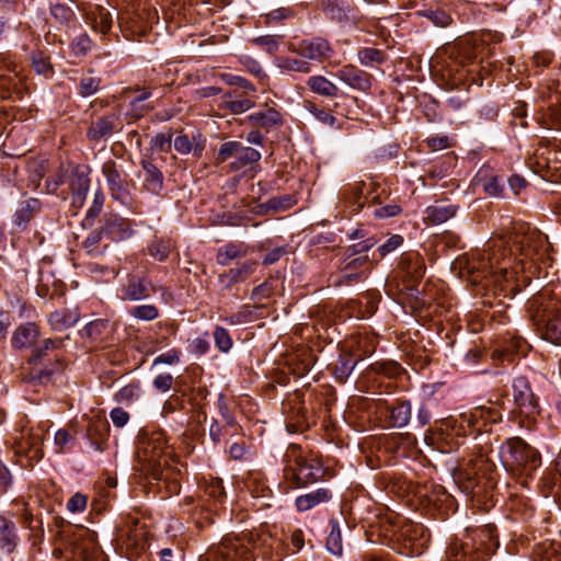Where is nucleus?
<instances>
[{"mask_svg":"<svg viewBox=\"0 0 561 561\" xmlns=\"http://www.w3.org/2000/svg\"><path fill=\"white\" fill-rule=\"evenodd\" d=\"M214 340H215L216 346L221 352H228L232 346V340L230 337V334L222 327H216V329L214 331Z\"/></svg>","mask_w":561,"mask_h":561,"instance_id":"56","label":"nucleus"},{"mask_svg":"<svg viewBox=\"0 0 561 561\" xmlns=\"http://www.w3.org/2000/svg\"><path fill=\"white\" fill-rule=\"evenodd\" d=\"M358 58L363 66L376 67L383 62V54L376 48H365L359 50Z\"/></svg>","mask_w":561,"mask_h":561,"instance_id":"44","label":"nucleus"},{"mask_svg":"<svg viewBox=\"0 0 561 561\" xmlns=\"http://www.w3.org/2000/svg\"><path fill=\"white\" fill-rule=\"evenodd\" d=\"M198 561H254V556L243 543L226 541L208 548L199 556Z\"/></svg>","mask_w":561,"mask_h":561,"instance_id":"10","label":"nucleus"},{"mask_svg":"<svg viewBox=\"0 0 561 561\" xmlns=\"http://www.w3.org/2000/svg\"><path fill=\"white\" fill-rule=\"evenodd\" d=\"M76 436L71 428L68 426V428H60L55 433V445L58 448L59 453H65L66 450L71 449L76 443Z\"/></svg>","mask_w":561,"mask_h":561,"instance_id":"40","label":"nucleus"},{"mask_svg":"<svg viewBox=\"0 0 561 561\" xmlns=\"http://www.w3.org/2000/svg\"><path fill=\"white\" fill-rule=\"evenodd\" d=\"M309 84L314 92L322 95L333 96L337 92L336 85L322 76L312 77Z\"/></svg>","mask_w":561,"mask_h":561,"instance_id":"42","label":"nucleus"},{"mask_svg":"<svg viewBox=\"0 0 561 561\" xmlns=\"http://www.w3.org/2000/svg\"><path fill=\"white\" fill-rule=\"evenodd\" d=\"M92 46V41L87 34H80L77 36L71 44L72 51L77 56L85 55Z\"/></svg>","mask_w":561,"mask_h":561,"instance_id":"60","label":"nucleus"},{"mask_svg":"<svg viewBox=\"0 0 561 561\" xmlns=\"http://www.w3.org/2000/svg\"><path fill=\"white\" fill-rule=\"evenodd\" d=\"M432 79L445 90L462 89L465 85L463 72H431Z\"/></svg>","mask_w":561,"mask_h":561,"instance_id":"34","label":"nucleus"},{"mask_svg":"<svg viewBox=\"0 0 561 561\" xmlns=\"http://www.w3.org/2000/svg\"><path fill=\"white\" fill-rule=\"evenodd\" d=\"M20 79L8 75H0V98L7 99L11 96V92L18 88Z\"/></svg>","mask_w":561,"mask_h":561,"instance_id":"58","label":"nucleus"},{"mask_svg":"<svg viewBox=\"0 0 561 561\" xmlns=\"http://www.w3.org/2000/svg\"><path fill=\"white\" fill-rule=\"evenodd\" d=\"M356 364L357 362L353 359L351 354H342L334 367L335 379L344 383L354 370Z\"/></svg>","mask_w":561,"mask_h":561,"instance_id":"39","label":"nucleus"},{"mask_svg":"<svg viewBox=\"0 0 561 561\" xmlns=\"http://www.w3.org/2000/svg\"><path fill=\"white\" fill-rule=\"evenodd\" d=\"M140 164L145 172L144 187L152 194H159L163 188L162 172L148 158L141 159Z\"/></svg>","mask_w":561,"mask_h":561,"instance_id":"22","label":"nucleus"},{"mask_svg":"<svg viewBox=\"0 0 561 561\" xmlns=\"http://www.w3.org/2000/svg\"><path fill=\"white\" fill-rule=\"evenodd\" d=\"M501 41V34L484 32L480 35V38L471 36L447 43L432 56L430 67L431 69L459 70L471 66L478 59L481 44L499 43Z\"/></svg>","mask_w":561,"mask_h":561,"instance_id":"2","label":"nucleus"},{"mask_svg":"<svg viewBox=\"0 0 561 561\" xmlns=\"http://www.w3.org/2000/svg\"><path fill=\"white\" fill-rule=\"evenodd\" d=\"M174 149L181 154L193 152L194 156L201 157L204 150V140H191L187 135L181 134L173 141Z\"/></svg>","mask_w":561,"mask_h":561,"instance_id":"35","label":"nucleus"},{"mask_svg":"<svg viewBox=\"0 0 561 561\" xmlns=\"http://www.w3.org/2000/svg\"><path fill=\"white\" fill-rule=\"evenodd\" d=\"M85 19L94 31L103 35L107 34L113 25L112 12L107 8L99 4L90 5L85 10Z\"/></svg>","mask_w":561,"mask_h":561,"instance_id":"20","label":"nucleus"},{"mask_svg":"<svg viewBox=\"0 0 561 561\" xmlns=\"http://www.w3.org/2000/svg\"><path fill=\"white\" fill-rule=\"evenodd\" d=\"M140 388L137 385H127L123 387L116 394L119 402H131L138 399Z\"/></svg>","mask_w":561,"mask_h":561,"instance_id":"64","label":"nucleus"},{"mask_svg":"<svg viewBox=\"0 0 561 561\" xmlns=\"http://www.w3.org/2000/svg\"><path fill=\"white\" fill-rule=\"evenodd\" d=\"M90 180L87 176H78L77 181L72 182V199L73 203L82 204L89 191Z\"/></svg>","mask_w":561,"mask_h":561,"instance_id":"49","label":"nucleus"},{"mask_svg":"<svg viewBox=\"0 0 561 561\" xmlns=\"http://www.w3.org/2000/svg\"><path fill=\"white\" fill-rule=\"evenodd\" d=\"M296 204V198L293 195H284L279 197L270 198L264 206L267 209H272L274 211H282L289 209Z\"/></svg>","mask_w":561,"mask_h":561,"instance_id":"50","label":"nucleus"},{"mask_svg":"<svg viewBox=\"0 0 561 561\" xmlns=\"http://www.w3.org/2000/svg\"><path fill=\"white\" fill-rule=\"evenodd\" d=\"M18 542L19 536L14 522L5 515H0V550L10 554L15 550Z\"/></svg>","mask_w":561,"mask_h":561,"instance_id":"21","label":"nucleus"},{"mask_svg":"<svg viewBox=\"0 0 561 561\" xmlns=\"http://www.w3.org/2000/svg\"><path fill=\"white\" fill-rule=\"evenodd\" d=\"M549 250L547 237L539 230L526 225L514 227L510 237L494 238L488 249L472 255V273L482 277L492 276L495 283L508 280L514 274L527 268L533 263L545 259Z\"/></svg>","mask_w":561,"mask_h":561,"instance_id":"1","label":"nucleus"},{"mask_svg":"<svg viewBox=\"0 0 561 561\" xmlns=\"http://www.w3.org/2000/svg\"><path fill=\"white\" fill-rule=\"evenodd\" d=\"M116 20L121 30H130L131 33L146 34L152 23L158 20L156 10L150 8L126 9L116 14Z\"/></svg>","mask_w":561,"mask_h":561,"instance_id":"12","label":"nucleus"},{"mask_svg":"<svg viewBox=\"0 0 561 561\" xmlns=\"http://www.w3.org/2000/svg\"><path fill=\"white\" fill-rule=\"evenodd\" d=\"M471 415V411L461 413L457 417H450L445 421V426L456 436L465 437L468 433H480L477 422H467V417Z\"/></svg>","mask_w":561,"mask_h":561,"instance_id":"28","label":"nucleus"},{"mask_svg":"<svg viewBox=\"0 0 561 561\" xmlns=\"http://www.w3.org/2000/svg\"><path fill=\"white\" fill-rule=\"evenodd\" d=\"M129 313L135 319L152 321L159 317V309L154 305H140L134 307Z\"/></svg>","mask_w":561,"mask_h":561,"instance_id":"45","label":"nucleus"},{"mask_svg":"<svg viewBox=\"0 0 561 561\" xmlns=\"http://www.w3.org/2000/svg\"><path fill=\"white\" fill-rule=\"evenodd\" d=\"M240 142L239 141H227L220 146V149L217 153L216 161L217 163H224L229 159L236 160L238 154Z\"/></svg>","mask_w":561,"mask_h":561,"instance_id":"53","label":"nucleus"},{"mask_svg":"<svg viewBox=\"0 0 561 561\" xmlns=\"http://www.w3.org/2000/svg\"><path fill=\"white\" fill-rule=\"evenodd\" d=\"M104 201H105L104 194L101 191H96L94 193L92 205L89 207V209L87 211V216L84 219L85 225H92L91 221L101 214V211L103 209Z\"/></svg>","mask_w":561,"mask_h":561,"instance_id":"52","label":"nucleus"},{"mask_svg":"<svg viewBox=\"0 0 561 561\" xmlns=\"http://www.w3.org/2000/svg\"><path fill=\"white\" fill-rule=\"evenodd\" d=\"M298 51L304 58L316 60L330 59L333 54L329 42L321 37L301 41Z\"/></svg>","mask_w":561,"mask_h":561,"instance_id":"18","label":"nucleus"},{"mask_svg":"<svg viewBox=\"0 0 561 561\" xmlns=\"http://www.w3.org/2000/svg\"><path fill=\"white\" fill-rule=\"evenodd\" d=\"M405 276L412 282H419L425 274V263L419 253H408L402 255L400 262Z\"/></svg>","mask_w":561,"mask_h":561,"instance_id":"24","label":"nucleus"},{"mask_svg":"<svg viewBox=\"0 0 561 561\" xmlns=\"http://www.w3.org/2000/svg\"><path fill=\"white\" fill-rule=\"evenodd\" d=\"M50 13L54 16V19L61 24H69L71 21L75 20V13L73 11L65 5V4H54L50 8Z\"/></svg>","mask_w":561,"mask_h":561,"instance_id":"55","label":"nucleus"},{"mask_svg":"<svg viewBox=\"0 0 561 561\" xmlns=\"http://www.w3.org/2000/svg\"><path fill=\"white\" fill-rule=\"evenodd\" d=\"M499 536L494 525H484L468 533L461 542L450 545L448 561H485L499 548Z\"/></svg>","mask_w":561,"mask_h":561,"instance_id":"3","label":"nucleus"},{"mask_svg":"<svg viewBox=\"0 0 561 561\" xmlns=\"http://www.w3.org/2000/svg\"><path fill=\"white\" fill-rule=\"evenodd\" d=\"M330 499V491L321 488L310 493L298 496L296 499V507L300 512H306L320 503L329 501Z\"/></svg>","mask_w":561,"mask_h":561,"instance_id":"30","label":"nucleus"},{"mask_svg":"<svg viewBox=\"0 0 561 561\" xmlns=\"http://www.w3.org/2000/svg\"><path fill=\"white\" fill-rule=\"evenodd\" d=\"M390 412V425L392 427H404L409 424L412 409L409 401H399L393 407L387 408Z\"/></svg>","mask_w":561,"mask_h":561,"instance_id":"31","label":"nucleus"},{"mask_svg":"<svg viewBox=\"0 0 561 561\" xmlns=\"http://www.w3.org/2000/svg\"><path fill=\"white\" fill-rule=\"evenodd\" d=\"M102 173L106 180L112 197L123 199L127 196V184L122 174V168L115 160H107L102 165Z\"/></svg>","mask_w":561,"mask_h":561,"instance_id":"15","label":"nucleus"},{"mask_svg":"<svg viewBox=\"0 0 561 561\" xmlns=\"http://www.w3.org/2000/svg\"><path fill=\"white\" fill-rule=\"evenodd\" d=\"M116 118L114 116H104L93 122L88 129V138L93 141H100L108 137L115 128Z\"/></svg>","mask_w":561,"mask_h":561,"instance_id":"29","label":"nucleus"},{"mask_svg":"<svg viewBox=\"0 0 561 561\" xmlns=\"http://www.w3.org/2000/svg\"><path fill=\"white\" fill-rule=\"evenodd\" d=\"M172 145V134L159 133L150 140L151 149L158 151H169Z\"/></svg>","mask_w":561,"mask_h":561,"instance_id":"57","label":"nucleus"},{"mask_svg":"<svg viewBox=\"0 0 561 561\" xmlns=\"http://www.w3.org/2000/svg\"><path fill=\"white\" fill-rule=\"evenodd\" d=\"M43 438L41 434L27 433L18 443V454H24L31 460H38L43 457Z\"/></svg>","mask_w":561,"mask_h":561,"instance_id":"26","label":"nucleus"},{"mask_svg":"<svg viewBox=\"0 0 561 561\" xmlns=\"http://www.w3.org/2000/svg\"><path fill=\"white\" fill-rule=\"evenodd\" d=\"M78 319L76 312L57 310L50 313L48 321L53 330L62 331L76 324Z\"/></svg>","mask_w":561,"mask_h":561,"instance_id":"36","label":"nucleus"},{"mask_svg":"<svg viewBox=\"0 0 561 561\" xmlns=\"http://www.w3.org/2000/svg\"><path fill=\"white\" fill-rule=\"evenodd\" d=\"M138 470L153 479H162V465L165 463L164 438L161 433H152L139 440L137 447Z\"/></svg>","mask_w":561,"mask_h":561,"instance_id":"7","label":"nucleus"},{"mask_svg":"<svg viewBox=\"0 0 561 561\" xmlns=\"http://www.w3.org/2000/svg\"><path fill=\"white\" fill-rule=\"evenodd\" d=\"M242 255H244V252L238 245L229 243L218 251L217 262L220 265H228L231 260Z\"/></svg>","mask_w":561,"mask_h":561,"instance_id":"48","label":"nucleus"},{"mask_svg":"<svg viewBox=\"0 0 561 561\" xmlns=\"http://www.w3.org/2000/svg\"><path fill=\"white\" fill-rule=\"evenodd\" d=\"M249 122L257 127L270 128L282 123L280 114L274 108H264L248 116Z\"/></svg>","mask_w":561,"mask_h":561,"instance_id":"32","label":"nucleus"},{"mask_svg":"<svg viewBox=\"0 0 561 561\" xmlns=\"http://www.w3.org/2000/svg\"><path fill=\"white\" fill-rule=\"evenodd\" d=\"M154 291L149 278L137 273H128L119 282L117 296L123 301H139L147 299Z\"/></svg>","mask_w":561,"mask_h":561,"instance_id":"11","label":"nucleus"},{"mask_svg":"<svg viewBox=\"0 0 561 561\" xmlns=\"http://www.w3.org/2000/svg\"><path fill=\"white\" fill-rule=\"evenodd\" d=\"M108 328V321L103 319H98L89 322L84 327V332L90 337H96L102 335Z\"/></svg>","mask_w":561,"mask_h":561,"instance_id":"62","label":"nucleus"},{"mask_svg":"<svg viewBox=\"0 0 561 561\" xmlns=\"http://www.w3.org/2000/svg\"><path fill=\"white\" fill-rule=\"evenodd\" d=\"M69 427L75 435L83 433V437L93 450L103 453L107 449L110 424L104 416L83 415L80 421H70Z\"/></svg>","mask_w":561,"mask_h":561,"instance_id":"8","label":"nucleus"},{"mask_svg":"<svg viewBox=\"0 0 561 561\" xmlns=\"http://www.w3.org/2000/svg\"><path fill=\"white\" fill-rule=\"evenodd\" d=\"M341 79L350 87L366 90L370 87V76L368 72H341Z\"/></svg>","mask_w":561,"mask_h":561,"instance_id":"41","label":"nucleus"},{"mask_svg":"<svg viewBox=\"0 0 561 561\" xmlns=\"http://www.w3.org/2000/svg\"><path fill=\"white\" fill-rule=\"evenodd\" d=\"M529 309L534 325L541 337L561 345V299L545 290L530 299Z\"/></svg>","mask_w":561,"mask_h":561,"instance_id":"4","label":"nucleus"},{"mask_svg":"<svg viewBox=\"0 0 561 561\" xmlns=\"http://www.w3.org/2000/svg\"><path fill=\"white\" fill-rule=\"evenodd\" d=\"M423 15L438 27H446L453 22L451 16L444 10H426Z\"/></svg>","mask_w":561,"mask_h":561,"instance_id":"54","label":"nucleus"},{"mask_svg":"<svg viewBox=\"0 0 561 561\" xmlns=\"http://www.w3.org/2000/svg\"><path fill=\"white\" fill-rule=\"evenodd\" d=\"M104 237L105 234L103 233L101 228L91 231L83 242V248L92 256L102 254V251L99 250V244Z\"/></svg>","mask_w":561,"mask_h":561,"instance_id":"47","label":"nucleus"},{"mask_svg":"<svg viewBox=\"0 0 561 561\" xmlns=\"http://www.w3.org/2000/svg\"><path fill=\"white\" fill-rule=\"evenodd\" d=\"M252 42L257 46L264 47L270 54H274L279 46V37L274 35L260 36L254 38Z\"/></svg>","mask_w":561,"mask_h":561,"instance_id":"63","label":"nucleus"},{"mask_svg":"<svg viewBox=\"0 0 561 561\" xmlns=\"http://www.w3.org/2000/svg\"><path fill=\"white\" fill-rule=\"evenodd\" d=\"M306 107L309 110V112L322 124L334 126L336 123V118L329 112H327L323 108H318L314 104L308 103Z\"/></svg>","mask_w":561,"mask_h":561,"instance_id":"59","label":"nucleus"},{"mask_svg":"<svg viewBox=\"0 0 561 561\" xmlns=\"http://www.w3.org/2000/svg\"><path fill=\"white\" fill-rule=\"evenodd\" d=\"M39 336V331L35 323L27 322L19 325L12 335V346L14 348H25L32 346Z\"/></svg>","mask_w":561,"mask_h":561,"instance_id":"25","label":"nucleus"},{"mask_svg":"<svg viewBox=\"0 0 561 561\" xmlns=\"http://www.w3.org/2000/svg\"><path fill=\"white\" fill-rule=\"evenodd\" d=\"M362 276V273H357L354 271L342 272L341 275L331 277V285L334 287H341L343 285H350L354 282H357Z\"/></svg>","mask_w":561,"mask_h":561,"instance_id":"61","label":"nucleus"},{"mask_svg":"<svg viewBox=\"0 0 561 561\" xmlns=\"http://www.w3.org/2000/svg\"><path fill=\"white\" fill-rule=\"evenodd\" d=\"M500 457L506 470L518 478H531L541 466L538 450L520 437L506 439L500 448Z\"/></svg>","mask_w":561,"mask_h":561,"instance_id":"5","label":"nucleus"},{"mask_svg":"<svg viewBox=\"0 0 561 561\" xmlns=\"http://www.w3.org/2000/svg\"><path fill=\"white\" fill-rule=\"evenodd\" d=\"M552 90L551 87H548ZM548 106L540 117V124L548 129L561 130V89L556 85L548 94Z\"/></svg>","mask_w":561,"mask_h":561,"instance_id":"16","label":"nucleus"},{"mask_svg":"<svg viewBox=\"0 0 561 561\" xmlns=\"http://www.w3.org/2000/svg\"><path fill=\"white\" fill-rule=\"evenodd\" d=\"M261 159V153L251 147H244L240 142L238 154L236 157V160H233L230 163L231 170H240L249 164H252L254 162H257Z\"/></svg>","mask_w":561,"mask_h":561,"instance_id":"37","label":"nucleus"},{"mask_svg":"<svg viewBox=\"0 0 561 561\" xmlns=\"http://www.w3.org/2000/svg\"><path fill=\"white\" fill-rule=\"evenodd\" d=\"M287 465L284 469L285 477L297 488L314 483L323 478L325 470L318 457L311 453H305L296 444L289 445L286 455Z\"/></svg>","mask_w":561,"mask_h":561,"instance_id":"6","label":"nucleus"},{"mask_svg":"<svg viewBox=\"0 0 561 561\" xmlns=\"http://www.w3.org/2000/svg\"><path fill=\"white\" fill-rule=\"evenodd\" d=\"M491 468L492 463L484 456L480 455L469 460L465 467L457 469L453 477L459 489L463 493L469 494L478 485L479 476L486 474Z\"/></svg>","mask_w":561,"mask_h":561,"instance_id":"9","label":"nucleus"},{"mask_svg":"<svg viewBox=\"0 0 561 561\" xmlns=\"http://www.w3.org/2000/svg\"><path fill=\"white\" fill-rule=\"evenodd\" d=\"M327 549L334 556L342 554V536L337 523H332L331 531L327 538Z\"/></svg>","mask_w":561,"mask_h":561,"instance_id":"43","label":"nucleus"},{"mask_svg":"<svg viewBox=\"0 0 561 561\" xmlns=\"http://www.w3.org/2000/svg\"><path fill=\"white\" fill-rule=\"evenodd\" d=\"M534 553L537 561H561V546L552 541L538 543Z\"/></svg>","mask_w":561,"mask_h":561,"instance_id":"38","label":"nucleus"},{"mask_svg":"<svg viewBox=\"0 0 561 561\" xmlns=\"http://www.w3.org/2000/svg\"><path fill=\"white\" fill-rule=\"evenodd\" d=\"M204 495L208 501H213L208 508L216 511L217 506L221 504L226 497L222 481L218 478H211L209 481H206L204 485Z\"/></svg>","mask_w":561,"mask_h":561,"instance_id":"33","label":"nucleus"},{"mask_svg":"<svg viewBox=\"0 0 561 561\" xmlns=\"http://www.w3.org/2000/svg\"><path fill=\"white\" fill-rule=\"evenodd\" d=\"M393 527L396 539L402 541L404 549H407V551H401V553H421L425 543L423 539L424 527L422 525L403 520L401 525Z\"/></svg>","mask_w":561,"mask_h":561,"instance_id":"13","label":"nucleus"},{"mask_svg":"<svg viewBox=\"0 0 561 561\" xmlns=\"http://www.w3.org/2000/svg\"><path fill=\"white\" fill-rule=\"evenodd\" d=\"M101 229L113 241L123 240L131 233L129 222L116 214H106Z\"/></svg>","mask_w":561,"mask_h":561,"instance_id":"19","label":"nucleus"},{"mask_svg":"<svg viewBox=\"0 0 561 561\" xmlns=\"http://www.w3.org/2000/svg\"><path fill=\"white\" fill-rule=\"evenodd\" d=\"M502 420L501 407L497 402L489 401L486 405L476 407L467 422H477L480 433L489 424H495Z\"/></svg>","mask_w":561,"mask_h":561,"instance_id":"17","label":"nucleus"},{"mask_svg":"<svg viewBox=\"0 0 561 561\" xmlns=\"http://www.w3.org/2000/svg\"><path fill=\"white\" fill-rule=\"evenodd\" d=\"M148 251L152 257L164 261L171 251V243L168 240L156 239L150 243Z\"/></svg>","mask_w":561,"mask_h":561,"instance_id":"46","label":"nucleus"},{"mask_svg":"<svg viewBox=\"0 0 561 561\" xmlns=\"http://www.w3.org/2000/svg\"><path fill=\"white\" fill-rule=\"evenodd\" d=\"M457 207L451 204L436 203L425 209L424 220L432 225H440L456 215Z\"/></svg>","mask_w":561,"mask_h":561,"instance_id":"27","label":"nucleus"},{"mask_svg":"<svg viewBox=\"0 0 561 561\" xmlns=\"http://www.w3.org/2000/svg\"><path fill=\"white\" fill-rule=\"evenodd\" d=\"M257 262L256 261H247L242 263L239 267L230 268L229 271L232 274V277L236 278L238 283H242L247 280L256 270Z\"/></svg>","mask_w":561,"mask_h":561,"instance_id":"51","label":"nucleus"},{"mask_svg":"<svg viewBox=\"0 0 561 561\" xmlns=\"http://www.w3.org/2000/svg\"><path fill=\"white\" fill-rule=\"evenodd\" d=\"M42 203L37 198L23 201L14 214L13 224L24 230L27 224L41 211Z\"/></svg>","mask_w":561,"mask_h":561,"instance_id":"23","label":"nucleus"},{"mask_svg":"<svg viewBox=\"0 0 561 561\" xmlns=\"http://www.w3.org/2000/svg\"><path fill=\"white\" fill-rule=\"evenodd\" d=\"M513 397L516 407L525 416H534L539 413L538 399L534 394L528 380L517 377L513 382Z\"/></svg>","mask_w":561,"mask_h":561,"instance_id":"14","label":"nucleus"}]
</instances>
